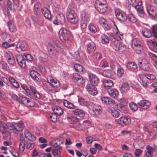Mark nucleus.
Masks as SVG:
<instances>
[{"label":"nucleus","mask_w":157,"mask_h":157,"mask_svg":"<svg viewBox=\"0 0 157 157\" xmlns=\"http://www.w3.org/2000/svg\"><path fill=\"white\" fill-rule=\"evenodd\" d=\"M47 79L48 84H44V86L51 92H54L56 88L60 86L59 81L51 75L48 76Z\"/></svg>","instance_id":"nucleus-1"},{"label":"nucleus","mask_w":157,"mask_h":157,"mask_svg":"<svg viewBox=\"0 0 157 157\" xmlns=\"http://www.w3.org/2000/svg\"><path fill=\"white\" fill-rule=\"evenodd\" d=\"M131 46L135 52L137 54H140L143 51V44L141 40L138 38L132 40Z\"/></svg>","instance_id":"nucleus-2"},{"label":"nucleus","mask_w":157,"mask_h":157,"mask_svg":"<svg viewBox=\"0 0 157 157\" xmlns=\"http://www.w3.org/2000/svg\"><path fill=\"white\" fill-rule=\"evenodd\" d=\"M60 45V44L58 41L49 44L48 47L49 54L53 56L57 55L58 52L61 50Z\"/></svg>","instance_id":"nucleus-3"},{"label":"nucleus","mask_w":157,"mask_h":157,"mask_svg":"<svg viewBox=\"0 0 157 157\" xmlns=\"http://www.w3.org/2000/svg\"><path fill=\"white\" fill-rule=\"evenodd\" d=\"M24 124L22 121H20L19 123L13 124H10L7 126V128L15 133L18 134L19 131L23 128Z\"/></svg>","instance_id":"nucleus-4"},{"label":"nucleus","mask_w":157,"mask_h":157,"mask_svg":"<svg viewBox=\"0 0 157 157\" xmlns=\"http://www.w3.org/2000/svg\"><path fill=\"white\" fill-rule=\"evenodd\" d=\"M67 16L68 21L72 24H76L78 21V18L76 14L74 11L72 9H68Z\"/></svg>","instance_id":"nucleus-5"},{"label":"nucleus","mask_w":157,"mask_h":157,"mask_svg":"<svg viewBox=\"0 0 157 157\" xmlns=\"http://www.w3.org/2000/svg\"><path fill=\"white\" fill-rule=\"evenodd\" d=\"M113 48L117 51L119 52V53L121 54L125 50L126 47L125 45L121 43L119 41L117 40H115L113 42Z\"/></svg>","instance_id":"nucleus-6"},{"label":"nucleus","mask_w":157,"mask_h":157,"mask_svg":"<svg viewBox=\"0 0 157 157\" xmlns=\"http://www.w3.org/2000/svg\"><path fill=\"white\" fill-rule=\"evenodd\" d=\"M115 15L117 19L121 21H125L127 17L125 13L121 9L117 8L115 10Z\"/></svg>","instance_id":"nucleus-7"},{"label":"nucleus","mask_w":157,"mask_h":157,"mask_svg":"<svg viewBox=\"0 0 157 157\" xmlns=\"http://www.w3.org/2000/svg\"><path fill=\"white\" fill-rule=\"evenodd\" d=\"M139 66L144 71H148L151 67L150 64L146 59H139L138 60Z\"/></svg>","instance_id":"nucleus-8"},{"label":"nucleus","mask_w":157,"mask_h":157,"mask_svg":"<svg viewBox=\"0 0 157 157\" xmlns=\"http://www.w3.org/2000/svg\"><path fill=\"white\" fill-rule=\"evenodd\" d=\"M78 101L81 105L87 107L90 109L89 112L93 115L95 114L94 110L96 112L98 111V110L95 108L91 109V105L89 102L83 98L79 99Z\"/></svg>","instance_id":"nucleus-9"},{"label":"nucleus","mask_w":157,"mask_h":157,"mask_svg":"<svg viewBox=\"0 0 157 157\" xmlns=\"http://www.w3.org/2000/svg\"><path fill=\"white\" fill-rule=\"evenodd\" d=\"M127 103V101L125 99H121L119 101V105L118 107L119 110L124 113H126L127 111L125 106Z\"/></svg>","instance_id":"nucleus-10"},{"label":"nucleus","mask_w":157,"mask_h":157,"mask_svg":"<svg viewBox=\"0 0 157 157\" xmlns=\"http://www.w3.org/2000/svg\"><path fill=\"white\" fill-rule=\"evenodd\" d=\"M141 4L142 2H139L135 6V8L137 10L139 16L143 18L144 17L145 14Z\"/></svg>","instance_id":"nucleus-11"},{"label":"nucleus","mask_w":157,"mask_h":157,"mask_svg":"<svg viewBox=\"0 0 157 157\" xmlns=\"http://www.w3.org/2000/svg\"><path fill=\"white\" fill-rule=\"evenodd\" d=\"M65 21V18L64 15L59 13L56 16V18L53 20V22L55 25H58L59 23L61 24H63Z\"/></svg>","instance_id":"nucleus-12"},{"label":"nucleus","mask_w":157,"mask_h":157,"mask_svg":"<svg viewBox=\"0 0 157 157\" xmlns=\"http://www.w3.org/2000/svg\"><path fill=\"white\" fill-rule=\"evenodd\" d=\"M147 11L149 15L152 17H155L156 15L155 8L149 4H146Z\"/></svg>","instance_id":"nucleus-13"},{"label":"nucleus","mask_w":157,"mask_h":157,"mask_svg":"<svg viewBox=\"0 0 157 157\" xmlns=\"http://www.w3.org/2000/svg\"><path fill=\"white\" fill-rule=\"evenodd\" d=\"M95 85L91 84H88L86 86V89L88 92L91 94L95 95L98 94L97 88Z\"/></svg>","instance_id":"nucleus-14"},{"label":"nucleus","mask_w":157,"mask_h":157,"mask_svg":"<svg viewBox=\"0 0 157 157\" xmlns=\"http://www.w3.org/2000/svg\"><path fill=\"white\" fill-rule=\"evenodd\" d=\"M147 44L149 48L155 52H157V44L154 40L147 39Z\"/></svg>","instance_id":"nucleus-15"},{"label":"nucleus","mask_w":157,"mask_h":157,"mask_svg":"<svg viewBox=\"0 0 157 157\" xmlns=\"http://www.w3.org/2000/svg\"><path fill=\"white\" fill-rule=\"evenodd\" d=\"M117 122L121 125H128L131 122V120L128 117H122L118 119Z\"/></svg>","instance_id":"nucleus-16"},{"label":"nucleus","mask_w":157,"mask_h":157,"mask_svg":"<svg viewBox=\"0 0 157 157\" xmlns=\"http://www.w3.org/2000/svg\"><path fill=\"white\" fill-rule=\"evenodd\" d=\"M16 59L19 66L24 68L26 66L25 60L23 57L21 55H17L16 56Z\"/></svg>","instance_id":"nucleus-17"},{"label":"nucleus","mask_w":157,"mask_h":157,"mask_svg":"<svg viewBox=\"0 0 157 157\" xmlns=\"http://www.w3.org/2000/svg\"><path fill=\"white\" fill-rule=\"evenodd\" d=\"M140 108L146 109H147L150 106V103L146 100H142L138 103Z\"/></svg>","instance_id":"nucleus-18"},{"label":"nucleus","mask_w":157,"mask_h":157,"mask_svg":"<svg viewBox=\"0 0 157 157\" xmlns=\"http://www.w3.org/2000/svg\"><path fill=\"white\" fill-rule=\"evenodd\" d=\"M27 46V44L25 41H21L18 43L16 47L19 50L24 51L26 49Z\"/></svg>","instance_id":"nucleus-19"},{"label":"nucleus","mask_w":157,"mask_h":157,"mask_svg":"<svg viewBox=\"0 0 157 157\" xmlns=\"http://www.w3.org/2000/svg\"><path fill=\"white\" fill-rule=\"evenodd\" d=\"M108 92L112 97L114 98H117L119 95V92L116 89L109 88L107 90Z\"/></svg>","instance_id":"nucleus-20"},{"label":"nucleus","mask_w":157,"mask_h":157,"mask_svg":"<svg viewBox=\"0 0 157 157\" xmlns=\"http://www.w3.org/2000/svg\"><path fill=\"white\" fill-rule=\"evenodd\" d=\"M85 14L83 13L81 14L82 20L81 21V28L83 30L85 29L87 27L86 18L85 17Z\"/></svg>","instance_id":"nucleus-21"},{"label":"nucleus","mask_w":157,"mask_h":157,"mask_svg":"<svg viewBox=\"0 0 157 157\" xmlns=\"http://www.w3.org/2000/svg\"><path fill=\"white\" fill-rule=\"evenodd\" d=\"M53 113L58 116H60L63 113V109L59 106H55L52 108Z\"/></svg>","instance_id":"nucleus-22"},{"label":"nucleus","mask_w":157,"mask_h":157,"mask_svg":"<svg viewBox=\"0 0 157 157\" xmlns=\"http://www.w3.org/2000/svg\"><path fill=\"white\" fill-rule=\"evenodd\" d=\"M89 80L94 85L98 86V78L95 75L92 74L90 75H89Z\"/></svg>","instance_id":"nucleus-23"},{"label":"nucleus","mask_w":157,"mask_h":157,"mask_svg":"<svg viewBox=\"0 0 157 157\" xmlns=\"http://www.w3.org/2000/svg\"><path fill=\"white\" fill-rule=\"evenodd\" d=\"M107 2L105 0H103V3L101 2L99 3V8L100 9L99 12L100 13H103L105 12L107 10Z\"/></svg>","instance_id":"nucleus-24"},{"label":"nucleus","mask_w":157,"mask_h":157,"mask_svg":"<svg viewBox=\"0 0 157 157\" xmlns=\"http://www.w3.org/2000/svg\"><path fill=\"white\" fill-rule=\"evenodd\" d=\"M41 12L45 18L48 19L51 18V13L47 8H43L41 9Z\"/></svg>","instance_id":"nucleus-25"},{"label":"nucleus","mask_w":157,"mask_h":157,"mask_svg":"<svg viewBox=\"0 0 157 157\" xmlns=\"http://www.w3.org/2000/svg\"><path fill=\"white\" fill-rule=\"evenodd\" d=\"M24 134L25 138L29 141H33L35 140V137L27 130L25 131Z\"/></svg>","instance_id":"nucleus-26"},{"label":"nucleus","mask_w":157,"mask_h":157,"mask_svg":"<svg viewBox=\"0 0 157 157\" xmlns=\"http://www.w3.org/2000/svg\"><path fill=\"white\" fill-rule=\"evenodd\" d=\"M7 25L10 32H14L16 30V26L13 21H9L7 23Z\"/></svg>","instance_id":"nucleus-27"},{"label":"nucleus","mask_w":157,"mask_h":157,"mask_svg":"<svg viewBox=\"0 0 157 157\" xmlns=\"http://www.w3.org/2000/svg\"><path fill=\"white\" fill-rule=\"evenodd\" d=\"M73 112L75 115L81 117H83L85 115L84 112L82 110L78 109L73 110Z\"/></svg>","instance_id":"nucleus-28"},{"label":"nucleus","mask_w":157,"mask_h":157,"mask_svg":"<svg viewBox=\"0 0 157 157\" xmlns=\"http://www.w3.org/2000/svg\"><path fill=\"white\" fill-rule=\"evenodd\" d=\"M103 75L107 78H111L114 75V72L110 70H104L102 73Z\"/></svg>","instance_id":"nucleus-29"},{"label":"nucleus","mask_w":157,"mask_h":157,"mask_svg":"<svg viewBox=\"0 0 157 157\" xmlns=\"http://www.w3.org/2000/svg\"><path fill=\"white\" fill-rule=\"evenodd\" d=\"M62 143V142L60 141L59 139H57L52 140L50 143V144L54 147H56L59 146V145Z\"/></svg>","instance_id":"nucleus-30"},{"label":"nucleus","mask_w":157,"mask_h":157,"mask_svg":"<svg viewBox=\"0 0 157 157\" xmlns=\"http://www.w3.org/2000/svg\"><path fill=\"white\" fill-rule=\"evenodd\" d=\"M129 86L127 83H124L122 85L121 90L123 94L126 93L129 90Z\"/></svg>","instance_id":"nucleus-31"},{"label":"nucleus","mask_w":157,"mask_h":157,"mask_svg":"<svg viewBox=\"0 0 157 157\" xmlns=\"http://www.w3.org/2000/svg\"><path fill=\"white\" fill-rule=\"evenodd\" d=\"M87 46V52L89 53L94 52L96 48L94 44L91 41L88 43Z\"/></svg>","instance_id":"nucleus-32"},{"label":"nucleus","mask_w":157,"mask_h":157,"mask_svg":"<svg viewBox=\"0 0 157 157\" xmlns=\"http://www.w3.org/2000/svg\"><path fill=\"white\" fill-rule=\"evenodd\" d=\"M108 111L113 117H118L119 115V112L113 108H109L108 109Z\"/></svg>","instance_id":"nucleus-33"},{"label":"nucleus","mask_w":157,"mask_h":157,"mask_svg":"<svg viewBox=\"0 0 157 157\" xmlns=\"http://www.w3.org/2000/svg\"><path fill=\"white\" fill-rule=\"evenodd\" d=\"M142 33L143 35L146 38H149L151 35V31L147 28H144L142 30Z\"/></svg>","instance_id":"nucleus-34"},{"label":"nucleus","mask_w":157,"mask_h":157,"mask_svg":"<svg viewBox=\"0 0 157 157\" xmlns=\"http://www.w3.org/2000/svg\"><path fill=\"white\" fill-rule=\"evenodd\" d=\"M74 67L75 71H77L82 73L85 72V70L84 67L79 64H75Z\"/></svg>","instance_id":"nucleus-35"},{"label":"nucleus","mask_w":157,"mask_h":157,"mask_svg":"<svg viewBox=\"0 0 157 157\" xmlns=\"http://www.w3.org/2000/svg\"><path fill=\"white\" fill-rule=\"evenodd\" d=\"M25 141L24 140V139L22 137L20 138V141L19 144V150L23 151L24 150L25 147Z\"/></svg>","instance_id":"nucleus-36"},{"label":"nucleus","mask_w":157,"mask_h":157,"mask_svg":"<svg viewBox=\"0 0 157 157\" xmlns=\"http://www.w3.org/2000/svg\"><path fill=\"white\" fill-rule=\"evenodd\" d=\"M148 53L149 56L150 57L152 60L155 63V66L157 70V56L151 52H148Z\"/></svg>","instance_id":"nucleus-37"},{"label":"nucleus","mask_w":157,"mask_h":157,"mask_svg":"<svg viewBox=\"0 0 157 157\" xmlns=\"http://www.w3.org/2000/svg\"><path fill=\"white\" fill-rule=\"evenodd\" d=\"M71 35L70 33L59 37L60 40L63 42H65L70 40L71 39Z\"/></svg>","instance_id":"nucleus-38"},{"label":"nucleus","mask_w":157,"mask_h":157,"mask_svg":"<svg viewBox=\"0 0 157 157\" xmlns=\"http://www.w3.org/2000/svg\"><path fill=\"white\" fill-rule=\"evenodd\" d=\"M8 124H6L3 122L0 121V130L1 131L2 133L7 131L6 126L7 127V125Z\"/></svg>","instance_id":"nucleus-39"},{"label":"nucleus","mask_w":157,"mask_h":157,"mask_svg":"<svg viewBox=\"0 0 157 157\" xmlns=\"http://www.w3.org/2000/svg\"><path fill=\"white\" fill-rule=\"evenodd\" d=\"M127 67L131 71L136 70L137 68V65L134 62H129L127 64Z\"/></svg>","instance_id":"nucleus-40"},{"label":"nucleus","mask_w":157,"mask_h":157,"mask_svg":"<svg viewBox=\"0 0 157 157\" xmlns=\"http://www.w3.org/2000/svg\"><path fill=\"white\" fill-rule=\"evenodd\" d=\"M101 39L102 43L104 44H107L109 41V37L105 34H102L101 36Z\"/></svg>","instance_id":"nucleus-41"},{"label":"nucleus","mask_w":157,"mask_h":157,"mask_svg":"<svg viewBox=\"0 0 157 157\" xmlns=\"http://www.w3.org/2000/svg\"><path fill=\"white\" fill-rule=\"evenodd\" d=\"M63 105L66 107L71 109L75 108V106L67 100H64L63 102Z\"/></svg>","instance_id":"nucleus-42"},{"label":"nucleus","mask_w":157,"mask_h":157,"mask_svg":"<svg viewBox=\"0 0 157 157\" xmlns=\"http://www.w3.org/2000/svg\"><path fill=\"white\" fill-rule=\"evenodd\" d=\"M146 149L147 151L146 152V155L148 157H151L154 149L149 145L147 146Z\"/></svg>","instance_id":"nucleus-43"},{"label":"nucleus","mask_w":157,"mask_h":157,"mask_svg":"<svg viewBox=\"0 0 157 157\" xmlns=\"http://www.w3.org/2000/svg\"><path fill=\"white\" fill-rule=\"evenodd\" d=\"M103 84L106 87H112L113 85V81L110 80H105L103 82Z\"/></svg>","instance_id":"nucleus-44"},{"label":"nucleus","mask_w":157,"mask_h":157,"mask_svg":"<svg viewBox=\"0 0 157 157\" xmlns=\"http://www.w3.org/2000/svg\"><path fill=\"white\" fill-rule=\"evenodd\" d=\"M62 147L60 146H58L57 148L54 149L52 151V153L54 156H57L59 155L60 153V150Z\"/></svg>","instance_id":"nucleus-45"},{"label":"nucleus","mask_w":157,"mask_h":157,"mask_svg":"<svg viewBox=\"0 0 157 157\" xmlns=\"http://www.w3.org/2000/svg\"><path fill=\"white\" fill-rule=\"evenodd\" d=\"M30 76L36 80H38L39 78H38L39 75L37 72L35 71H32L30 72Z\"/></svg>","instance_id":"nucleus-46"},{"label":"nucleus","mask_w":157,"mask_h":157,"mask_svg":"<svg viewBox=\"0 0 157 157\" xmlns=\"http://www.w3.org/2000/svg\"><path fill=\"white\" fill-rule=\"evenodd\" d=\"M30 88L31 91L36 97L38 98H40V94L35 90L34 87L30 86Z\"/></svg>","instance_id":"nucleus-47"},{"label":"nucleus","mask_w":157,"mask_h":157,"mask_svg":"<svg viewBox=\"0 0 157 157\" xmlns=\"http://www.w3.org/2000/svg\"><path fill=\"white\" fill-rule=\"evenodd\" d=\"M70 33L69 31L66 29L62 28L60 29L59 32V37L63 36L64 35H66Z\"/></svg>","instance_id":"nucleus-48"},{"label":"nucleus","mask_w":157,"mask_h":157,"mask_svg":"<svg viewBox=\"0 0 157 157\" xmlns=\"http://www.w3.org/2000/svg\"><path fill=\"white\" fill-rule=\"evenodd\" d=\"M131 110L133 112L136 111L138 109V107L136 104L133 102H131L129 104Z\"/></svg>","instance_id":"nucleus-49"},{"label":"nucleus","mask_w":157,"mask_h":157,"mask_svg":"<svg viewBox=\"0 0 157 157\" xmlns=\"http://www.w3.org/2000/svg\"><path fill=\"white\" fill-rule=\"evenodd\" d=\"M128 18L129 21L132 23H135L136 21V19L135 16L132 14H130L128 15Z\"/></svg>","instance_id":"nucleus-50"},{"label":"nucleus","mask_w":157,"mask_h":157,"mask_svg":"<svg viewBox=\"0 0 157 157\" xmlns=\"http://www.w3.org/2000/svg\"><path fill=\"white\" fill-rule=\"evenodd\" d=\"M82 76L77 73H75L73 75V79L74 82L75 83Z\"/></svg>","instance_id":"nucleus-51"},{"label":"nucleus","mask_w":157,"mask_h":157,"mask_svg":"<svg viewBox=\"0 0 157 157\" xmlns=\"http://www.w3.org/2000/svg\"><path fill=\"white\" fill-rule=\"evenodd\" d=\"M58 115L54 113H51L50 114V118L51 121L55 122L57 120V116Z\"/></svg>","instance_id":"nucleus-52"},{"label":"nucleus","mask_w":157,"mask_h":157,"mask_svg":"<svg viewBox=\"0 0 157 157\" xmlns=\"http://www.w3.org/2000/svg\"><path fill=\"white\" fill-rule=\"evenodd\" d=\"M100 65L101 67H105L109 66L108 62L105 60L103 59L100 62Z\"/></svg>","instance_id":"nucleus-53"},{"label":"nucleus","mask_w":157,"mask_h":157,"mask_svg":"<svg viewBox=\"0 0 157 157\" xmlns=\"http://www.w3.org/2000/svg\"><path fill=\"white\" fill-rule=\"evenodd\" d=\"M2 134L5 139H10V133L9 131H6Z\"/></svg>","instance_id":"nucleus-54"},{"label":"nucleus","mask_w":157,"mask_h":157,"mask_svg":"<svg viewBox=\"0 0 157 157\" xmlns=\"http://www.w3.org/2000/svg\"><path fill=\"white\" fill-rule=\"evenodd\" d=\"M114 25L115 27V28L114 29V31L115 32H116V33L117 35H119L120 39L121 40H122V39H123V36L122 34H121L120 33L116 25Z\"/></svg>","instance_id":"nucleus-55"},{"label":"nucleus","mask_w":157,"mask_h":157,"mask_svg":"<svg viewBox=\"0 0 157 157\" xmlns=\"http://www.w3.org/2000/svg\"><path fill=\"white\" fill-rule=\"evenodd\" d=\"M152 33L154 37L155 38H157V27L155 26H153L152 27Z\"/></svg>","instance_id":"nucleus-56"},{"label":"nucleus","mask_w":157,"mask_h":157,"mask_svg":"<svg viewBox=\"0 0 157 157\" xmlns=\"http://www.w3.org/2000/svg\"><path fill=\"white\" fill-rule=\"evenodd\" d=\"M11 98L13 100L16 101L17 102L20 103L21 101L20 98L15 94H13L12 95Z\"/></svg>","instance_id":"nucleus-57"},{"label":"nucleus","mask_w":157,"mask_h":157,"mask_svg":"<svg viewBox=\"0 0 157 157\" xmlns=\"http://www.w3.org/2000/svg\"><path fill=\"white\" fill-rule=\"evenodd\" d=\"M143 151L140 149H136L135 150V155L136 157H139Z\"/></svg>","instance_id":"nucleus-58"},{"label":"nucleus","mask_w":157,"mask_h":157,"mask_svg":"<svg viewBox=\"0 0 157 157\" xmlns=\"http://www.w3.org/2000/svg\"><path fill=\"white\" fill-rule=\"evenodd\" d=\"M67 119L71 123H72L74 122H77L78 120L76 117H67Z\"/></svg>","instance_id":"nucleus-59"},{"label":"nucleus","mask_w":157,"mask_h":157,"mask_svg":"<svg viewBox=\"0 0 157 157\" xmlns=\"http://www.w3.org/2000/svg\"><path fill=\"white\" fill-rule=\"evenodd\" d=\"M85 82L84 79L82 77L75 83L78 86H80L84 84L85 83Z\"/></svg>","instance_id":"nucleus-60"},{"label":"nucleus","mask_w":157,"mask_h":157,"mask_svg":"<svg viewBox=\"0 0 157 157\" xmlns=\"http://www.w3.org/2000/svg\"><path fill=\"white\" fill-rule=\"evenodd\" d=\"M25 57L26 58V60L29 61H32L34 60L33 57L29 54H26L24 55Z\"/></svg>","instance_id":"nucleus-61"},{"label":"nucleus","mask_w":157,"mask_h":157,"mask_svg":"<svg viewBox=\"0 0 157 157\" xmlns=\"http://www.w3.org/2000/svg\"><path fill=\"white\" fill-rule=\"evenodd\" d=\"M124 74V70L123 69L119 68L117 70V74L118 76L121 77Z\"/></svg>","instance_id":"nucleus-62"},{"label":"nucleus","mask_w":157,"mask_h":157,"mask_svg":"<svg viewBox=\"0 0 157 157\" xmlns=\"http://www.w3.org/2000/svg\"><path fill=\"white\" fill-rule=\"evenodd\" d=\"M8 63L11 65H13L15 63V59L13 56H11V58L9 59H8Z\"/></svg>","instance_id":"nucleus-63"},{"label":"nucleus","mask_w":157,"mask_h":157,"mask_svg":"<svg viewBox=\"0 0 157 157\" xmlns=\"http://www.w3.org/2000/svg\"><path fill=\"white\" fill-rule=\"evenodd\" d=\"M89 29L90 30L93 32H95L96 31L95 27L93 24H90L89 26Z\"/></svg>","instance_id":"nucleus-64"}]
</instances>
